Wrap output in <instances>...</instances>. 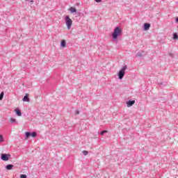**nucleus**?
<instances>
[{"label":"nucleus","instance_id":"nucleus-1","mask_svg":"<svg viewBox=\"0 0 178 178\" xmlns=\"http://www.w3.org/2000/svg\"><path fill=\"white\" fill-rule=\"evenodd\" d=\"M122 35V29L119 26H116L113 32L112 37L113 40H118V37H120Z\"/></svg>","mask_w":178,"mask_h":178},{"label":"nucleus","instance_id":"nucleus-2","mask_svg":"<svg viewBox=\"0 0 178 178\" xmlns=\"http://www.w3.org/2000/svg\"><path fill=\"white\" fill-rule=\"evenodd\" d=\"M127 69V65H124L122 67V69L118 72V78L120 80H122L123 77H124V74L126 70Z\"/></svg>","mask_w":178,"mask_h":178},{"label":"nucleus","instance_id":"nucleus-3","mask_svg":"<svg viewBox=\"0 0 178 178\" xmlns=\"http://www.w3.org/2000/svg\"><path fill=\"white\" fill-rule=\"evenodd\" d=\"M65 20L67 29L68 30H70V28L72 27V25L73 24V20H72V19H70V17L69 16H66L65 17Z\"/></svg>","mask_w":178,"mask_h":178},{"label":"nucleus","instance_id":"nucleus-4","mask_svg":"<svg viewBox=\"0 0 178 178\" xmlns=\"http://www.w3.org/2000/svg\"><path fill=\"white\" fill-rule=\"evenodd\" d=\"M25 138L26 140H27V138H29V137H33V138L35 137H37V132L33 131V132H26L25 133Z\"/></svg>","mask_w":178,"mask_h":178},{"label":"nucleus","instance_id":"nucleus-5","mask_svg":"<svg viewBox=\"0 0 178 178\" xmlns=\"http://www.w3.org/2000/svg\"><path fill=\"white\" fill-rule=\"evenodd\" d=\"M9 158H10V155L8 154H2L1 159L2 161H9Z\"/></svg>","mask_w":178,"mask_h":178},{"label":"nucleus","instance_id":"nucleus-6","mask_svg":"<svg viewBox=\"0 0 178 178\" xmlns=\"http://www.w3.org/2000/svg\"><path fill=\"white\" fill-rule=\"evenodd\" d=\"M134 104H136V101H134V100H129V101L127 102V105L128 108H130V106H133V105H134Z\"/></svg>","mask_w":178,"mask_h":178},{"label":"nucleus","instance_id":"nucleus-7","mask_svg":"<svg viewBox=\"0 0 178 178\" xmlns=\"http://www.w3.org/2000/svg\"><path fill=\"white\" fill-rule=\"evenodd\" d=\"M144 30H149V27H151V24L146 23L143 25Z\"/></svg>","mask_w":178,"mask_h":178},{"label":"nucleus","instance_id":"nucleus-8","mask_svg":"<svg viewBox=\"0 0 178 178\" xmlns=\"http://www.w3.org/2000/svg\"><path fill=\"white\" fill-rule=\"evenodd\" d=\"M6 169H7V170H12L13 169V165L12 164H8L6 165Z\"/></svg>","mask_w":178,"mask_h":178},{"label":"nucleus","instance_id":"nucleus-9","mask_svg":"<svg viewBox=\"0 0 178 178\" xmlns=\"http://www.w3.org/2000/svg\"><path fill=\"white\" fill-rule=\"evenodd\" d=\"M23 101H24V102H29L30 99H29V97L27 95H25L23 98Z\"/></svg>","mask_w":178,"mask_h":178},{"label":"nucleus","instance_id":"nucleus-10","mask_svg":"<svg viewBox=\"0 0 178 178\" xmlns=\"http://www.w3.org/2000/svg\"><path fill=\"white\" fill-rule=\"evenodd\" d=\"M15 112H16V115H17V116H22V111L19 109H15Z\"/></svg>","mask_w":178,"mask_h":178},{"label":"nucleus","instance_id":"nucleus-11","mask_svg":"<svg viewBox=\"0 0 178 178\" xmlns=\"http://www.w3.org/2000/svg\"><path fill=\"white\" fill-rule=\"evenodd\" d=\"M60 47H62L63 48H65V47H66V41L65 40L61 41Z\"/></svg>","mask_w":178,"mask_h":178},{"label":"nucleus","instance_id":"nucleus-12","mask_svg":"<svg viewBox=\"0 0 178 178\" xmlns=\"http://www.w3.org/2000/svg\"><path fill=\"white\" fill-rule=\"evenodd\" d=\"M70 10L71 13H74L77 12V10L76 9V8H73V7H71Z\"/></svg>","mask_w":178,"mask_h":178},{"label":"nucleus","instance_id":"nucleus-13","mask_svg":"<svg viewBox=\"0 0 178 178\" xmlns=\"http://www.w3.org/2000/svg\"><path fill=\"white\" fill-rule=\"evenodd\" d=\"M143 56V52L139 51L137 54H136V58H141Z\"/></svg>","mask_w":178,"mask_h":178},{"label":"nucleus","instance_id":"nucleus-14","mask_svg":"<svg viewBox=\"0 0 178 178\" xmlns=\"http://www.w3.org/2000/svg\"><path fill=\"white\" fill-rule=\"evenodd\" d=\"M10 123H17V122H16V119L15 118H10Z\"/></svg>","mask_w":178,"mask_h":178},{"label":"nucleus","instance_id":"nucleus-15","mask_svg":"<svg viewBox=\"0 0 178 178\" xmlns=\"http://www.w3.org/2000/svg\"><path fill=\"white\" fill-rule=\"evenodd\" d=\"M178 35L177 33H173V40H177Z\"/></svg>","mask_w":178,"mask_h":178},{"label":"nucleus","instance_id":"nucleus-16","mask_svg":"<svg viewBox=\"0 0 178 178\" xmlns=\"http://www.w3.org/2000/svg\"><path fill=\"white\" fill-rule=\"evenodd\" d=\"M2 99H3V92H2L0 94V101H2Z\"/></svg>","mask_w":178,"mask_h":178},{"label":"nucleus","instance_id":"nucleus-17","mask_svg":"<svg viewBox=\"0 0 178 178\" xmlns=\"http://www.w3.org/2000/svg\"><path fill=\"white\" fill-rule=\"evenodd\" d=\"M0 143H3V136L0 134Z\"/></svg>","mask_w":178,"mask_h":178},{"label":"nucleus","instance_id":"nucleus-18","mask_svg":"<svg viewBox=\"0 0 178 178\" xmlns=\"http://www.w3.org/2000/svg\"><path fill=\"white\" fill-rule=\"evenodd\" d=\"M82 152H83V155H88V151L83 150Z\"/></svg>","mask_w":178,"mask_h":178},{"label":"nucleus","instance_id":"nucleus-19","mask_svg":"<svg viewBox=\"0 0 178 178\" xmlns=\"http://www.w3.org/2000/svg\"><path fill=\"white\" fill-rule=\"evenodd\" d=\"M105 133H106V131H102L100 132V135H101V136H104Z\"/></svg>","mask_w":178,"mask_h":178},{"label":"nucleus","instance_id":"nucleus-20","mask_svg":"<svg viewBox=\"0 0 178 178\" xmlns=\"http://www.w3.org/2000/svg\"><path fill=\"white\" fill-rule=\"evenodd\" d=\"M20 177L21 178H27V175H21Z\"/></svg>","mask_w":178,"mask_h":178},{"label":"nucleus","instance_id":"nucleus-21","mask_svg":"<svg viewBox=\"0 0 178 178\" xmlns=\"http://www.w3.org/2000/svg\"><path fill=\"white\" fill-rule=\"evenodd\" d=\"M95 2H97V3H99V2H102V0H95Z\"/></svg>","mask_w":178,"mask_h":178},{"label":"nucleus","instance_id":"nucleus-22","mask_svg":"<svg viewBox=\"0 0 178 178\" xmlns=\"http://www.w3.org/2000/svg\"><path fill=\"white\" fill-rule=\"evenodd\" d=\"M79 113H80V111H76V115H79Z\"/></svg>","mask_w":178,"mask_h":178},{"label":"nucleus","instance_id":"nucleus-23","mask_svg":"<svg viewBox=\"0 0 178 178\" xmlns=\"http://www.w3.org/2000/svg\"><path fill=\"white\" fill-rule=\"evenodd\" d=\"M176 22L178 23V17L176 18Z\"/></svg>","mask_w":178,"mask_h":178},{"label":"nucleus","instance_id":"nucleus-24","mask_svg":"<svg viewBox=\"0 0 178 178\" xmlns=\"http://www.w3.org/2000/svg\"><path fill=\"white\" fill-rule=\"evenodd\" d=\"M170 56H172V54H170Z\"/></svg>","mask_w":178,"mask_h":178}]
</instances>
